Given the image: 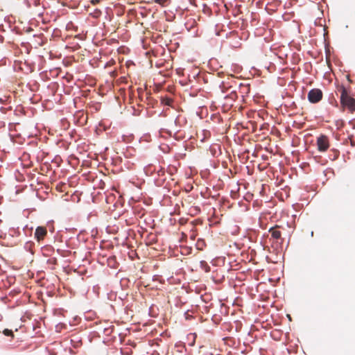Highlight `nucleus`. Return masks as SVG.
Listing matches in <instances>:
<instances>
[{"label": "nucleus", "instance_id": "16", "mask_svg": "<svg viewBox=\"0 0 355 355\" xmlns=\"http://www.w3.org/2000/svg\"><path fill=\"white\" fill-rule=\"evenodd\" d=\"M237 97L238 96L236 91H232L230 94L226 96L227 98H231L233 101H235Z\"/></svg>", "mask_w": 355, "mask_h": 355}, {"label": "nucleus", "instance_id": "4", "mask_svg": "<svg viewBox=\"0 0 355 355\" xmlns=\"http://www.w3.org/2000/svg\"><path fill=\"white\" fill-rule=\"evenodd\" d=\"M47 234V230L44 226H38L35 231L34 238L40 242L42 241Z\"/></svg>", "mask_w": 355, "mask_h": 355}, {"label": "nucleus", "instance_id": "9", "mask_svg": "<svg viewBox=\"0 0 355 355\" xmlns=\"http://www.w3.org/2000/svg\"><path fill=\"white\" fill-rule=\"evenodd\" d=\"M34 245L35 244L33 241H26L24 244V249L33 254V248L34 247Z\"/></svg>", "mask_w": 355, "mask_h": 355}, {"label": "nucleus", "instance_id": "2", "mask_svg": "<svg viewBox=\"0 0 355 355\" xmlns=\"http://www.w3.org/2000/svg\"><path fill=\"white\" fill-rule=\"evenodd\" d=\"M323 96V94L321 89L314 88L311 89L307 95L308 100L311 103H317L320 102Z\"/></svg>", "mask_w": 355, "mask_h": 355}, {"label": "nucleus", "instance_id": "24", "mask_svg": "<svg viewBox=\"0 0 355 355\" xmlns=\"http://www.w3.org/2000/svg\"><path fill=\"white\" fill-rule=\"evenodd\" d=\"M175 123L176 125H180V117H179V116H178V117H177V118L175 119Z\"/></svg>", "mask_w": 355, "mask_h": 355}, {"label": "nucleus", "instance_id": "21", "mask_svg": "<svg viewBox=\"0 0 355 355\" xmlns=\"http://www.w3.org/2000/svg\"><path fill=\"white\" fill-rule=\"evenodd\" d=\"M220 87L223 93L227 92V87H226V83L225 82H222L220 85Z\"/></svg>", "mask_w": 355, "mask_h": 355}, {"label": "nucleus", "instance_id": "15", "mask_svg": "<svg viewBox=\"0 0 355 355\" xmlns=\"http://www.w3.org/2000/svg\"><path fill=\"white\" fill-rule=\"evenodd\" d=\"M239 87L241 89V92L243 93V94L244 93L247 94L249 92V87H248V85H243L242 83H240L239 84Z\"/></svg>", "mask_w": 355, "mask_h": 355}, {"label": "nucleus", "instance_id": "6", "mask_svg": "<svg viewBox=\"0 0 355 355\" xmlns=\"http://www.w3.org/2000/svg\"><path fill=\"white\" fill-rule=\"evenodd\" d=\"M42 253L45 257H49L54 252V248L51 245H45L41 248Z\"/></svg>", "mask_w": 355, "mask_h": 355}, {"label": "nucleus", "instance_id": "10", "mask_svg": "<svg viewBox=\"0 0 355 355\" xmlns=\"http://www.w3.org/2000/svg\"><path fill=\"white\" fill-rule=\"evenodd\" d=\"M200 266L206 272H209L211 270L210 266L208 265V263L205 261H201L200 262Z\"/></svg>", "mask_w": 355, "mask_h": 355}, {"label": "nucleus", "instance_id": "25", "mask_svg": "<svg viewBox=\"0 0 355 355\" xmlns=\"http://www.w3.org/2000/svg\"><path fill=\"white\" fill-rule=\"evenodd\" d=\"M184 315H185L186 319H187V320L191 318V315L189 314L188 311H186L184 313Z\"/></svg>", "mask_w": 355, "mask_h": 355}, {"label": "nucleus", "instance_id": "14", "mask_svg": "<svg viewBox=\"0 0 355 355\" xmlns=\"http://www.w3.org/2000/svg\"><path fill=\"white\" fill-rule=\"evenodd\" d=\"M155 3L159 4L162 6H166L169 2L170 0H154Z\"/></svg>", "mask_w": 355, "mask_h": 355}, {"label": "nucleus", "instance_id": "7", "mask_svg": "<svg viewBox=\"0 0 355 355\" xmlns=\"http://www.w3.org/2000/svg\"><path fill=\"white\" fill-rule=\"evenodd\" d=\"M71 343L73 347H74V348H78L80 346L82 345L81 339L76 336H73L71 339Z\"/></svg>", "mask_w": 355, "mask_h": 355}, {"label": "nucleus", "instance_id": "20", "mask_svg": "<svg viewBox=\"0 0 355 355\" xmlns=\"http://www.w3.org/2000/svg\"><path fill=\"white\" fill-rule=\"evenodd\" d=\"M158 178H163L165 175V171L163 168H159L157 172Z\"/></svg>", "mask_w": 355, "mask_h": 355}, {"label": "nucleus", "instance_id": "13", "mask_svg": "<svg viewBox=\"0 0 355 355\" xmlns=\"http://www.w3.org/2000/svg\"><path fill=\"white\" fill-rule=\"evenodd\" d=\"M2 333L4 336L13 338L14 337V333L12 330L8 329H4L2 331Z\"/></svg>", "mask_w": 355, "mask_h": 355}, {"label": "nucleus", "instance_id": "27", "mask_svg": "<svg viewBox=\"0 0 355 355\" xmlns=\"http://www.w3.org/2000/svg\"><path fill=\"white\" fill-rule=\"evenodd\" d=\"M202 298L204 302H205L206 303L207 302L208 299L207 297L205 298V297H202Z\"/></svg>", "mask_w": 355, "mask_h": 355}, {"label": "nucleus", "instance_id": "19", "mask_svg": "<svg viewBox=\"0 0 355 355\" xmlns=\"http://www.w3.org/2000/svg\"><path fill=\"white\" fill-rule=\"evenodd\" d=\"M42 5V10H44L46 7L43 3H41V0H33V5L36 7L40 6V5Z\"/></svg>", "mask_w": 355, "mask_h": 355}, {"label": "nucleus", "instance_id": "29", "mask_svg": "<svg viewBox=\"0 0 355 355\" xmlns=\"http://www.w3.org/2000/svg\"><path fill=\"white\" fill-rule=\"evenodd\" d=\"M347 80H348L350 83H352V81L350 80V78H349V76H347Z\"/></svg>", "mask_w": 355, "mask_h": 355}, {"label": "nucleus", "instance_id": "30", "mask_svg": "<svg viewBox=\"0 0 355 355\" xmlns=\"http://www.w3.org/2000/svg\"><path fill=\"white\" fill-rule=\"evenodd\" d=\"M50 231H51V232H53L54 231V228H53V227H52V228L50 230Z\"/></svg>", "mask_w": 355, "mask_h": 355}, {"label": "nucleus", "instance_id": "28", "mask_svg": "<svg viewBox=\"0 0 355 355\" xmlns=\"http://www.w3.org/2000/svg\"><path fill=\"white\" fill-rule=\"evenodd\" d=\"M94 334L96 335V336H98V337L100 336L98 333L96 331H94Z\"/></svg>", "mask_w": 355, "mask_h": 355}, {"label": "nucleus", "instance_id": "12", "mask_svg": "<svg viewBox=\"0 0 355 355\" xmlns=\"http://www.w3.org/2000/svg\"><path fill=\"white\" fill-rule=\"evenodd\" d=\"M114 327L113 326H109V327H103V334L105 336H110L112 333V331L114 330Z\"/></svg>", "mask_w": 355, "mask_h": 355}, {"label": "nucleus", "instance_id": "17", "mask_svg": "<svg viewBox=\"0 0 355 355\" xmlns=\"http://www.w3.org/2000/svg\"><path fill=\"white\" fill-rule=\"evenodd\" d=\"M164 181H165V178H158L156 180H155V184L157 186V187H162L164 185Z\"/></svg>", "mask_w": 355, "mask_h": 355}, {"label": "nucleus", "instance_id": "3", "mask_svg": "<svg viewBox=\"0 0 355 355\" xmlns=\"http://www.w3.org/2000/svg\"><path fill=\"white\" fill-rule=\"evenodd\" d=\"M318 149L320 152H324L329 148V140L326 135H321L317 139Z\"/></svg>", "mask_w": 355, "mask_h": 355}, {"label": "nucleus", "instance_id": "8", "mask_svg": "<svg viewBox=\"0 0 355 355\" xmlns=\"http://www.w3.org/2000/svg\"><path fill=\"white\" fill-rule=\"evenodd\" d=\"M269 232L271 234L272 237L276 240L279 239L281 238L282 234L281 232L278 230L271 227L269 230Z\"/></svg>", "mask_w": 355, "mask_h": 355}, {"label": "nucleus", "instance_id": "22", "mask_svg": "<svg viewBox=\"0 0 355 355\" xmlns=\"http://www.w3.org/2000/svg\"><path fill=\"white\" fill-rule=\"evenodd\" d=\"M96 329L98 331H103V328L105 327L101 322L96 323Z\"/></svg>", "mask_w": 355, "mask_h": 355}, {"label": "nucleus", "instance_id": "11", "mask_svg": "<svg viewBox=\"0 0 355 355\" xmlns=\"http://www.w3.org/2000/svg\"><path fill=\"white\" fill-rule=\"evenodd\" d=\"M23 232L26 236H31L33 234V227H29L28 225H26L23 228Z\"/></svg>", "mask_w": 355, "mask_h": 355}, {"label": "nucleus", "instance_id": "31", "mask_svg": "<svg viewBox=\"0 0 355 355\" xmlns=\"http://www.w3.org/2000/svg\"><path fill=\"white\" fill-rule=\"evenodd\" d=\"M2 320V315L0 313V321Z\"/></svg>", "mask_w": 355, "mask_h": 355}, {"label": "nucleus", "instance_id": "18", "mask_svg": "<svg viewBox=\"0 0 355 355\" xmlns=\"http://www.w3.org/2000/svg\"><path fill=\"white\" fill-rule=\"evenodd\" d=\"M58 263L57 259L55 257L50 258L47 260V263L51 266H55Z\"/></svg>", "mask_w": 355, "mask_h": 355}, {"label": "nucleus", "instance_id": "5", "mask_svg": "<svg viewBox=\"0 0 355 355\" xmlns=\"http://www.w3.org/2000/svg\"><path fill=\"white\" fill-rule=\"evenodd\" d=\"M209 150L214 157H218L220 154V145L214 144L210 146Z\"/></svg>", "mask_w": 355, "mask_h": 355}, {"label": "nucleus", "instance_id": "23", "mask_svg": "<svg viewBox=\"0 0 355 355\" xmlns=\"http://www.w3.org/2000/svg\"><path fill=\"white\" fill-rule=\"evenodd\" d=\"M115 261V257H110L108 259V265L110 266V267H113V266H112V263H113V262Z\"/></svg>", "mask_w": 355, "mask_h": 355}, {"label": "nucleus", "instance_id": "1", "mask_svg": "<svg viewBox=\"0 0 355 355\" xmlns=\"http://www.w3.org/2000/svg\"><path fill=\"white\" fill-rule=\"evenodd\" d=\"M340 93V104L343 107L347 108L349 112L355 111V98L351 95L350 92L344 86L341 85L338 88Z\"/></svg>", "mask_w": 355, "mask_h": 355}, {"label": "nucleus", "instance_id": "26", "mask_svg": "<svg viewBox=\"0 0 355 355\" xmlns=\"http://www.w3.org/2000/svg\"><path fill=\"white\" fill-rule=\"evenodd\" d=\"M57 252H58L59 254H60V255H62V256H64V254H63L64 251H63V250H60V249H58V250H57Z\"/></svg>", "mask_w": 355, "mask_h": 355}]
</instances>
